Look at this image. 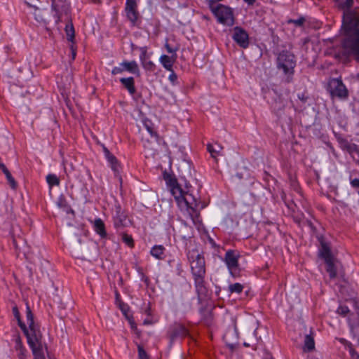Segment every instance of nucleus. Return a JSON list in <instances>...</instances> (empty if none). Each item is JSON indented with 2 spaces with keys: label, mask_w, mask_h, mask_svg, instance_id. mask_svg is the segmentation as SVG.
Wrapping results in <instances>:
<instances>
[{
  "label": "nucleus",
  "mask_w": 359,
  "mask_h": 359,
  "mask_svg": "<svg viewBox=\"0 0 359 359\" xmlns=\"http://www.w3.org/2000/svg\"><path fill=\"white\" fill-rule=\"evenodd\" d=\"M170 185L171 193L180 208L187 212L194 224L200 223V211L206 206L205 203L198 201L195 196L189 192V190L184 191L175 180H171Z\"/></svg>",
  "instance_id": "1"
},
{
  "label": "nucleus",
  "mask_w": 359,
  "mask_h": 359,
  "mask_svg": "<svg viewBox=\"0 0 359 359\" xmlns=\"http://www.w3.org/2000/svg\"><path fill=\"white\" fill-rule=\"evenodd\" d=\"M343 27L346 34L344 47L351 53L359 56V14L356 13L345 14Z\"/></svg>",
  "instance_id": "2"
},
{
  "label": "nucleus",
  "mask_w": 359,
  "mask_h": 359,
  "mask_svg": "<svg viewBox=\"0 0 359 359\" xmlns=\"http://www.w3.org/2000/svg\"><path fill=\"white\" fill-rule=\"evenodd\" d=\"M191 273L194 276L196 290L199 294L205 292L204 278L205 276V262L203 255L197 249L189 250L187 254Z\"/></svg>",
  "instance_id": "3"
},
{
  "label": "nucleus",
  "mask_w": 359,
  "mask_h": 359,
  "mask_svg": "<svg viewBox=\"0 0 359 359\" xmlns=\"http://www.w3.org/2000/svg\"><path fill=\"white\" fill-rule=\"evenodd\" d=\"M210 8L219 22L229 26L233 24V16L231 8L222 4L217 6H211Z\"/></svg>",
  "instance_id": "4"
},
{
  "label": "nucleus",
  "mask_w": 359,
  "mask_h": 359,
  "mask_svg": "<svg viewBox=\"0 0 359 359\" xmlns=\"http://www.w3.org/2000/svg\"><path fill=\"white\" fill-rule=\"evenodd\" d=\"M278 65L285 74H292L295 66L294 55L289 51H282L278 57Z\"/></svg>",
  "instance_id": "5"
},
{
  "label": "nucleus",
  "mask_w": 359,
  "mask_h": 359,
  "mask_svg": "<svg viewBox=\"0 0 359 359\" xmlns=\"http://www.w3.org/2000/svg\"><path fill=\"white\" fill-rule=\"evenodd\" d=\"M51 8L55 12L53 16L56 23L62 21L63 15H68L70 10L69 4L67 0H50Z\"/></svg>",
  "instance_id": "6"
},
{
  "label": "nucleus",
  "mask_w": 359,
  "mask_h": 359,
  "mask_svg": "<svg viewBox=\"0 0 359 359\" xmlns=\"http://www.w3.org/2000/svg\"><path fill=\"white\" fill-rule=\"evenodd\" d=\"M328 90L332 97L346 98L348 96V90L339 79H332L329 81Z\"/></svg>",
  "instance_id": "7"
},
{
  "label": "nucleus",
  "mask_w": 359,
  "mask_h": 359,
  "mask_svg": "<svg viewBox=\"0 0 359 359\" xmlns=\"http://www.w3.org/2000/svg\"><path fill=\"white\" fill-rule=\"evenodd\" d=\"M350 302L354 306L356 313L351 314L348 318L349 326L353 337L359 341V302L355 299H351Z\"/></svg>",
  "instance_id": "8"
},
{
  "label": "nucleus",
  "mask_w": 359,
  "mask_h": 359,
  "mask_svg": "<svg viewBox=\"0 0 359 359\" xmlns=\"http://www.w3.org/2000/svg\"><path fill=\"white\" fill-rule=\"evenodd\" d=\"M26 318L29 325V328L30 330V337L33 338V340H35L36 341L41 340V334L39 330V327L34 323V315L28 304H27L26 308Z\"/></svg>",
  "instance_id": "9"
},
{
  "label": "nucleus",
  "mask_w": 359,
  "mask_h": 359,
  "mask_svg": "<svg viewBox=\"0 0 359 359\" xmlns=\"http://www.w3.org/2000/svg\"><path fill=\"white\" fill-rule=\"evenodd\" d=\"M113 222L117 230L132 224L131 220L123 211H121L120 208L116 210V214L113 217Z\"/></svg>",
  "instance_id": "10"
},
{
  "label": "nucleus",
  "mask_w": 359,
  "mask_h": 359,
  "mask_svg": "<svg viewBox=\"0 0 359 359\" xmlns=\"http://www.w3.org/2000/svg\"><path fill=\"white\" fill-rule=\"evenodd\" d=\"M232 37L241 47L245 48L248 46V34L243 29L238 27H235Z\"/></svg>",
  "instance_id": "11"
},
{
  "label": "nucleus",
  "mask_w": 359,
  "mask_h": 359,
  "mask_svg": "<svg viewBox=\"0 0 359 359\" xmlns=\"http://www.w3.org/2000/svg\"><path fill=\"white\" fill-rule=\"evenodd\" d=\"M238 257L239 255L233 250H229L225 254L224 262L231 273H233V270L236 269L238 267Z\"/></svg>",
  "instance_id": "12"
},
{
  "label": "nucleus",
  "mask_w": 359,
  "mask_h": 359,
  "mask_svg": "<svg viewBox=\"0 0 359 359\" xmlns=\"http://www.w3.org/2000/svg\"><path fill=\"white\" fill-rule=\"evenodd\" d=\"M27 343L32 351L34 359H45L42 351L41 340L36 341L33 338L28 337Z\"/></svg>",
  "instance_id": "13"
},
{
  "label": "nucleus",
  "mask_w": 359,
  "mask_h": 359,
  "mask_svg": "<svg viewBox=\"0 0 359 359\" xmlns=\"http://www.w3.org/2000/svg\"><path fill=\"white\" fill-rule=\"evenodd\" d=\"M187 334L188 331L183 325L175 323L170 327L169 337L171 341H172L177 337H184L187 336Z\"/></svg>",
  "instance_id": "14"
},
{
  "label": "nucleus",
  "mask_w": 359,
  "mask_h": 359,
  "mask_svg": "<svg viewBox=\"0 0 359 359\" xmlns=\"http://www.w3.org/2000/svg\"><path fill=\"white\" fill-rule=\"evenodd\" d=\"M126 71L130 73L135 72V61H123L119 65L118 67H115L113 68L111 74L116 75Z\"/></svg>",
  "instance_id": "15"
},
{
  "label": "nucleus",
  "mask_w": 359,
  "mask_h": 359,
  "mask_svg": "<svg viewBox=\"0 0 359 359\" xmlns=\"http://www.w3.org/2000/svg\"><path fill=\"white\" fill-rule=\"evenodd\" d=\"M140 59L142 65L147 70H153L154 64L150 60V54L147 53L146 48H140Z\"/></svg>",
  "instance_id": "16"
},
{
  "label": "nucleus",
  "mask_w": 359,
  "mask_h": 359,
  "mask_svg": "<svg viewBox=\"0 0 359 359\" xmlns=\"http://www.w3.org/2000/svg\"><path fill=\"white\" fill-rule=\"evenodd\" d=\"M12 311H13V314L15 318L18 321V326L20 327V329L22 330V331L23 332V333L25 334V335L26 336V337L27 339L28 337H30V334H29V332L26 325L21 320L20 313L18 307L17 306L16 304L13 305V306L12 308Z\"/></svg>",
  "instance_id": "17"
},
{
  "label": "nucleus",
  "mask_w": 359,
  "mask_h": 359,
  "mask_svg": "<svg viewBox=\"0 0 359 359\" xmlns=\"http://www.w3.org/2000/svg\"><path fill=\"white\" fill-rule=\"evenodd\" d=\"M93 227L94 231L102 238H105L107 236L105 224L100 218H96L93 222Z\"/></svg>",
  "instance_id": "18"
},
{
  "label": "nucleus",
  "mask_w": 359,
  "mask_h": 359,
  "mask_svg": "<svg viewBox=\"0 0 359 359\" xmlns=\"http://www.w3.org/2000/svg\"><path fill=\"white\" fill-rule=\"evenodd\" d=\"M118 307L121 309V312L123 313V316L126 317V320L128 321L131 329H135V320L133 316V314L130 313V307L124 304L122 302H120L118 304Z\"/></svg>",
  "instance_id": "19"
},
{
  "label": "nucleus",
  "mask_w": 359,
  "mask_h": 359,
  "mask_svg": "<svg viewBox=\"0 0 359 359\" xmlns=\"http://www.w3.org/2000/svg\"><path fill=\"white\" fill-rule=\"evenodd\" d=\"M125 13L127 18L135 25V0H126Z\"/></svg>",
  "instance_id": "20"
},
{
  "label": "nucleus",
  "mask_w": 359,
  "mask_h": 359,
  "mask_svg": "<svg viewBox=\"0 0 359 359\" xmlns=\"http://www.w3.org/2000/svg\"><path fill=\"white\" fill-rule=\"evenodd\" d=\"M103 152L107 161L110 163L111 169L114 172H118V163L116 157L104 146H103Z\"/></svg>",
  "instance_id": "21"
},
{
  "label": "nucleus",
  "mask_w": 359,
  "mask_h": 359,
  "mask_svg": "<svg viewBox=\"0 0 359 359\" xmlns=\"http://www.w3.org/2000/svg\"><path fill=\"white\" fill-rule=\"evenodd\" d=\"M177 60V55L172 54L170 56L163 55L160 57V62L163 66L164 68H165L168 71H172L173 64Z\"/></svg>",
  "instance_id": "22"
},
{
  "label": "nucleus",
  "mask_w": 359,
  "mask_h": 359,
  "mask_svg": "<svg viewBox=\"0 0 359 359\" xmlns=\"http://www.w3.org/2000/svg\"><path fill=\"white\" fill-rule=\"evenodd\" d=\"M12 243L15 250V254L18 257L21 252L22 247L25 246L26 242L22 237L20 236L16 237L14 235H12Z\"/></svg>",
  "instance_id": "23"
},
{
  "label": "nucleus",
  "mask_w": 359,
  "mask_h": 359,
  "mask_svg": "<svg viewBox=\"0 0 359 359\" xmlns=\"http://www.w3.org/2000/svg\"><path fill=\"white\" fill-rule=\"evenodd\" d=\"M315 349V341L312 334H306L305 336L303 351L304 352H310Z\"/></svg>",
  "instance_id": "24"
},
{
  "label": "nucleus",
  "mask_w": 359,
  "mask_h": 359,
  "mask_svg": "<svg viewBox=\"0 0 359 359\" xmlns=\"http://www.w3.org/2000/svg\"><path fill=\"white\" fill-rule=\"evenodd\" d=\"M121 83L126 88L131 95L135 93V85L133 77L121 78L120 79Z\"/></svg>",
  "instance_id": "25"
},
{
  "label": "nucleus",
  "mask_w": 359,
  "mask_h": 359,
  "mask_svg": "<svg viewBox=\"0 0 359 359\" xmlns=\"http://www.w3.org/2000/svg\"><path fill=\"white\" fill-rule=\"evenodd\" d=\"M327 267L326 271L329 273L330 278H334L337 276V266L335 259H329L325 262Z\"/></svg>",
  "instance_id": "26"
},
{
  "label": "nucleus",
  "mask_w": 359,
  "mask_h": 359,
  "mask_svg": "<svg viewBox=\"0 0 359 359\" xmlns=\"http://www.w3.org/2000/svg\"><path fill=\"white\" fill-rule=\"evenodd\" d=\"M151 255L158 259L165 257V248L163 245H155L151 250Z\"/></svg>",
  "instance_id": "27"
},
{
  "label": "nucleus",
  "mask_w": 359,
  "mask_h": 359,
  "mask_svg": "<svg viewBox=\"0 0 359 359\" xmlns=\"http://www.w3.org/2000/svg\"><path fill=\"white\" fill-rule=\"evenodd\" d=\"M57 205L59 208L63 209L67 213H74V211L68 203L65 196L61 195L59 196L57 200Z\"/></svg>",
  "instance_id": "28"
},
{
  "label": "nucleus",
  "mask_w": 359,
  "mask_h": 359,
  "mask_svg": "<svg viewBox=\"0 0 359 359\" xmlns=\"http://www.w3.org/2000/svg\"><path fill=\"white\" fill-rule=\"evenodd\" d=\"M65 31L67 40L72 43H75V30L73 24L72 22L67 24Z\"/></svg>",
  "instance_id": "29"
},
{
  "label": "nucleus",
  "mask_w": 359,
  "mask_h": 359,
  "mask_svg": "<svg viewBox=\"0 0 359 359\" xmlns=\"http://www.w3.org/2000/svg\"><path fill=\"white\" fill-rule=\"evenodd\" d=\"M320 255L325 259V262L328 261L329 259H334L331 254L330 249L329 246L324 243H322V247L320 249Z\"/></svg>",
  "instance_id": "30"
},
{
  "label": "nucleus",
  "mask_w": 359,
  "mask_h": 359,
  "mask_svg": "<svg viewBox=\"0 0 359 359\" xmlns=\"http://www.w3.org/2000/svg\"><path fill=\"white\" fill-rule=\"evenodd\" d=\"M46 182L50 187L60 185V179L55 174H48L46 176Z\"/></svg>",
  "instance_id": "31"
},
{
  "label": "nucleus",
  "mask_w": 359,
  "mask_h": 359,
  "mask_svg": "<svg viewBox=\"0 0 359 359\" xmlns=\"http://www.w3.org/2000/svg\"><path fill=\"white\" fill-rule=\"evenodd\" d=\"M208 151L210 153L211 156L213 158L216 157V154H218L221 150L222 149V147L219 145H217L216 147H214L213 145L208 144L207 145Z\"/></svg>",
  "instance_id": "32"
},
{
  "label": "nucleus",
  "mask_w": 359,
  "mask_h": 359,
  "mask_svg": "<svg viewBox=\"0 0 359 359\" xmlns=\"http://www.w3.org/2000/svg\"><path fill=\"white\" fill-rule=\"evenodd\" d=\"M121 238L123 242L130 248H133L134 246V240L131 235H128L127 233H123L121 234Z\"/></svg>",
  "instance_id": "33"
},
{
  "label": "nucleus",
  "mask_w": 359,
  "mask_h": 359,
  "mask_svg": "<svg viewBox=\"0 0 359 359\" xmlns=\"http://www.w3.org/2000/svg\"><path fill=\"white\" fill-rule=\"evenodd\" d=\"M229 290L231 293H241L243 290V286L240 283L231 284L229 286Z\"/></svg>",
  "instance_id": "34"
},
{
  "label": "nucleus",
  "mask_w": 359,
  "mask_h": 359,
  "mask_svg": "<svg viewBox=\"0 0 359 359\" xmlns=\"http://www.w3.org/2000/svg\"><path fill=\"white\" fill-rule=\"evenodd\" d=\"M138 358L139 359H150L149 354L141 346H138Z\"/></svg>",
  "instance_id": "35"
},
{
  "label": "nucleus",
  "mask_w": 359,
  "mask_h": 359,
  "mask_svg": "<svg viewBox=\"0 0 359 359\" xmlns=\"http://www.w3.org/2000/svg\"><path fill=\"white\" fill-rule=\"evenodd\" d=\"M146 313L149 316L145 320H144V325H151L157 321V320L154 319L152 317H149L150 316V309L148 307L145 310Z\"/></svg>",
  "instance_id": "36"
},
{
  "label": "nucleus",
  "mask_w": 359,
  "mask_h": 359,
  "mask_svg": "<svg viewBox=\"0 0 359 359\" xmlns=\"http://www.w3.org/2000/svg\"><path fill=\"white\" fill-rule=\"evenodd\" d=\"M337 313L343 316H345L349 313V309L346 306H339L337 309Z\"/></svg>",
  "instance_id": "37"
},
{
  "label": "nucleus",
  "mask_w": 359,
  "mask_h": 359,
  "mask_svg": "<svg viewBox=\"0 0 359 359\" xmlns=\"http://www.w3.org/2000/svg\"><path fill=\"white\" fill-rule=\"evenodd\" d=\"M15 349L16 351H20L22 349H26L22 344L21 338L19 335H18L17 338L15 339Z\"/></svg>",
  "instance_id": "38"
},
{
  "label": "nucleus",
  "mask_w": 359,
  "mask_h": 359,
  "mask_svg": "<svg viewBox=\"0 0 359 359\" xmlns=\"http://www.w3.org/2000/svg\"><path fill=\"white\" fill-rule=\"evenodd\" d=\"M6 179H7L8 182L10 184L11 187L13 189H15L18 187V184H17L16 181L15 180V179L13 178V177L11 175H10L9 176H8L6 177Z\"/></svg>",
  "instance_id": "39"
},
{
  "label": "nucleus",
  "mask_w": 359,
  "mask_h": 359,
  "mask_svg": "<svg viewBox=\"0 0 359 359\" xmlns=\"http://www.w3.org/2000/svg\"><path fill=\"white\" fill-rule=\"evenodd\" d=\"M343 8H349L353 4V0H337Z\"/></svg>",
  "instance_id": "40"
},
{
  "label": "nucleus",
  "mask_w": 359,
  "mask_h": 359,
  "mask_svg": "<svg viewBox=\"0 0 359 359\" xmlns=\"http://www.w3.org/2000/svg\"><path fill=\"white\" fill-rule=\"evenodd\" d=\"M143 125L144 126V128H146V130L151 134L153 133V130H152V123L149 120H145L143 121Z\"/></svg>",
  "instance_id": "41"
},
{
  "label": "nucleus",
  "mask_w": 359,
  "mask_h": 359,
  "mask_svg": "<svg viewBox=\"0 0 359 359\" xmlns=\"http://www.w3.org/2000/svg\"><path fill=\"white\" fill-rule=\"evenodd\" d=\"M18 351V358L19 359H27V351L26 349H22L20 351Z\"/></svg>",
  "instance_id": "42"
},
{
  "label": "nucleus",
  "mask_w": 359,
  "mask_h": 359,
  "mask_svg": "<svg viewBox=\"0 0 359 359\" xmlns=\"http://www.w3.org/2000/svg\"><path fill=\"white\" fill-rule=\"evenodd\" d=\"M304 21L305 19L304 18H300L297 20H290V22L294 23L297 26H302L304 24Z\"/></svg>",
  "instance_id": "43"
},
{
  "label": "nucleus",
  "mask_w": 359,
  "mask_h": 359,
  "mask_svg": "<svg viewBox=\"0 0 359 359\" xmlns=\"http://www.w3.org/2000/svg\"><path fill=\"white\" fill-rule=\"evenodd\" d=\"M0 168L2 170V172L5 174L6 177H7L10 175H11L10 171L6 168V166L1 162H0Z\"/></svg>",
  "instance_id": "44"
},
{
  "label": "nucleus",
  "mask_w": 359,
  "mask_h": 359,
  "mask_svg": "<svg viewBox=\"0 0 359 359\" xmlns=\"http://www.w3.org/2000/svg\"><path fill=\"white\" fill-rule=\"evenodd\" d=\"M171 72V74H170L169 76V80L172 83H175V81H177V74L174 72L173 69H172V71Z\"/></svg>",
  "instance_id": "45"
},
{
  "label": "nucleus",
  "mask_w": 359,
  "mask_h": 359,
  "mask_svg": "<svg viewBox=\"0 0 359 359\" xmlns=\"http://www.w3.org/2000/svg\"><path fill=\"white\" fill-rule=\"evenodd\" d=\"M137 271H138V273H139V275H140V276L141 279L145 282L146 285H147V284H148V283H147V282H148V279H147V278L145 276V275L144 274V273H143V271H142V269H137Z\"/></svg>",
  "instance_id": "46"
},
{
  "label": "nucleus",
  "mask_w": 359,
  "mask_h": 359,
  "mask_svg": "<svg viewBox=\"0 0 359 359\" xmlns=\"http://www.w3.org/2000/svg\"><path fill=\"white\" fill-rule=\"evenodd\" d=\"M351 359H359V354L352 348H350Z\"/></svg>",
  "instance_id": "47"
},
{
  "label": "nucleus",
  "mask_w": 359,
  "mask_h": 359,
  "mask_svg": "<svg viewBox=\"0 0 359 359\" xmlns=\"http://www.w3.org/2000/svg\"><path fill=\"white\" fill-rule=\"evenodd\" d=\"M350 183L353 188H359V179L351 180Z\"/></svg>",
  "instance_id": "48"
},
{
  "label": "nucleus",
  "mask_w": 359,
  "mask_h": 359,
  "mask_svg": "<svg viewBox=\"0 0 359 359\" xmlns=\"http://www.w3.org/2000/svg\"><path fill=\"white\" fill-rule=\"evenodd\" d=\"M75 43H72L70 45V49L72 50V59L74 60L76 55V48L74 46Z\"/></svg>",
  "instance_id": "49"
},
{
  "label": "nucleus",
  "mask_w": 359,
  "mask_h": 359,
  "mask_svg": "<svg viewBox=\"0 0 359 359\" xmlns=\"http://www.w3.org/2000/svg\"><path fill=\"white\" fill-rule=\"evenodd\" d=\"M165 47L169 53H172V55L176 54V50L172 49L168 43H165Z\"/></svg>",
  "instance_id": "50"
},
{
  "label": "nucleus",
  "mask_w": 359,
  "mask_h": 359,
  "mask_svg": "<svg viewBox=\"0 0 359 359\" xmlns=\"http://www.w3.org/2000/svg\"><path fill=\"white\" fill-rule=\"evenodd\" d=\"M264 359H273L272 355L269 353H266Z\"/></svg>",
  "instance_id": "51"
},
{
  "label": "nucleus",
  "mask_w": 359,
  "mask_h": 359,
  "mask_svg": "<svg viewBox=\"0 0 359 359\" xmlns=\"http://www.w3.org/2000/svg\"><path fill=\"white\" fill-rule=\"evenodd\" d=\"M115 294H116V302L119 303L121 302L120 299H119L120 294H119V293L118 292L117 290L115 291Z\"/></svg>",
  "instance_id": "52"
},
{
  "label": "nucleus",
  "mask_w": 359,
  "mask_h": 359,
  "mask_svg": "<svg viewBox=\"0 0 359 359\" xmlns=\"http://www.w3.org/2000/svg\"><path fill=\"white\" fill-rule=\"evenodd\" d=\"M246 3H248L249 5L253 4L256 0H244Z\"/></svg>",
  "instance_id": "53"
},
{
  "label": "nucleus",
  "mask_w": 359,
  "mask_h": 359,
  "mask_svg": "<svg viewBox=\"0 0 359 359\" xmlns=\"http://www.w3.org/2000/svg\"><path fill=\"white\" fill-rule=\"evenodd\" d=\"M5 48L6 49V52H8V50H11V48L9 46H6Z\"/></svg>",
  "instance_id": "54"
},
{
  "label": "nucleus",
  "mask_w": 359,
  "mask_h": 359,
  "mask_svg": "<svg viewBox=\"0 0 359 359\" xmlns=\"http://www.w3.org/2000/svg\"><path fill=\"white\" fill-rule=\"evenodd\" d=\"M273 109L274 110H279L280 108L279 107H277L276 106H273Z\"/></svg>",
  "instance_id": "55"
},
{
  "label": "nucleus",
  "mask_w": 359,
  "mask_h": 359,
  "mask_svg": "<svg viewBox=\"0 0 359 359\" xmlns=\"http://www.w3.org/2000/svg\"><path fill=\"white\" fill-rule=\"evenodd\" d=\"M177 265L178 266H181V264H180V263H177Z\"/></svg>",
  "instance_id": "56"
}]
</instances>
